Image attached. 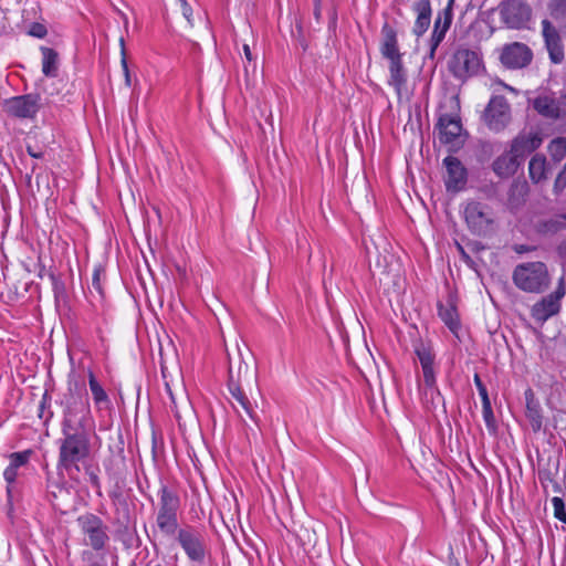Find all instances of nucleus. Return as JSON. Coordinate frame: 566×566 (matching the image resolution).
<instances>
[{"instance_id":"a878e982","label":"nucleus","mask_w":566,"mask_h":566,"mask_svg":"<svg viewBox=\"0 0 566 566\" xmlns=\"http://www.w3.org/2000/svg\"><path fill=\"white\" fill-rule=\"evenodd\" d=\"M407 83V74L402 65V60L389 61L388 84L392 86L398 95H401Z\"/></svg>"},{"instance_id":"a19ab883","label":"nucleus","mask_w":566,"mask_h":566,"mask_svg":"<svg viewBox=\"0 0 566 566\" xmlns=\"http://www.w3.org/2000/svg\"><path fill=\"white\" fill-rule=\"evenodd\" d=\"M46 33V28L41 23H33L29 30V34L38 39L44 38Z\"/></svg>"},{"instance_id":"49530a36","label":"nucleus","mask_w":566,"mask_h":566,"mask_svg":"<svg viewBox=\"0 0 566 566\" xmlns=\"http://www.w3.org/2000/svg\"><path fill=\"white\" fill-rule=\"evenodd\" d=\"M28 153H29V155H31L34 158H40V155L34 153V151H32L30 148L28 149Z\"/></svg>"},{"instance_id":"c9c22d12","label":"nucleus","mask_w":566,"mask_h":566,"mask_svg":"<svg viewBox=\"0 0 566 566\" xmlns=\"http://www.w3.org/2000/svg\"><path fill=\"white\" fill-rule=\"evenodd\" d=\"M482 416L488 429H495V417L490 400L482 401Z\"/></svg>"},{"instance_id":"e433bc0d","label":"nucleus","mask_w":566,"mask_h":566,"mask_svg":"<svg viewBox=\"0 0 566 566\" xmlns=\"http://www.w3.org/2000/svg\"><path fill=\"white\" fill-rule=\"evenodd\" d=\"M552 505H553V509H554V516L566 523V509H565V503L564 501L558 497V496H554L552 499Z\"/></svg>"},{"instance_id":"423d86ee","label":"nucleus","mask_w":566,"mask_h":566,"mask_svg":"<svg viewBox=\"0 0 566 566\" xmlns=\"http://www.w3.org/2000/svg\"><path fill=\"white\" fill-rule=\"evenodd\" d=\"M176 538L190 562L197 564L205 562L208 549L205 536L200 531L188 525L176 532Z\"/></svg>"},{"instance_id":"a211bd4d","label":"nucleus","mask_w":566,"mask_h":566,"mask_svg":"<svg viewBox=\"0 0 566 566\" xmlns=\"http://www.w3.org/2000/svg\"><path fill=\"white\" fill-rule=\"evenodd\" d=\"M438 129L442 144H455L461 137L462 124L458 115L443 114L439 117Z\"/></svg>"},{"instance_id":"4be33fe9","label":"nucleus","mask_w":566,"mask_h":566,"mask_svg":"<svg viewBox=\"0 0 566 566\" xmlns=\"http://www.w3.org/2000/svg\"><path fill=\"white\" fill-rule=\"evenodd\" d=\"M382 42L380 52L382 56L389 61L400 60L401 54L398 48L397 32L388 23H385L381 28Z\"/></svg>"},{"instance_id":"72a5a7b5","label":"nucleus","mask_w":566,"mask_h":566,"mask_svg":"<svg viewBox=\"0 0 566 566\" xmlns=\"http://www.w3.org/2000/svg\"><path fill=\"white\" fill-rule=\"evenodd\" d=\"M548 11L551 17L556 21L566 20V0H551L548 2Z\"/></svg>"},{"instance_id":"473e14b6","label":"nucleus","mask_w":566,"mask_h":566,"mask_svg":"<svg viewBox=\"0 0 566 566\" xmlns=\"http://www.w3.org/2000/svg\"><path fill=\"white\" fill-rule=\"evenodd\" d=\"M552 160L559 163L566 156V138L556 137L547 146Z\"/></svg>"},{"instance_id":"f257e3e1","label":"nucleus","mask_w":566,"mask_h":566,"mask_svg":"<svg viewBox=\"0 0 566 566\" xmlns=\"http://www.w3.org/2000/svg\"><path fill=\"white\" fill-rule=\"evenodd\" d=\"M60 440L57 468L70 475L80 471L78 463L90 454V440L85 430L62 431Z\"/></svg>"},{"instance_id":"f3484780","label":"nucleus","mask_w":566,"mask_h":566,"mask_svg":"<svg viewBox=\"0 0 566 566\" xmlns=\"http://www.w3.org/2000/svg\"><path fill=\"white\" fill-rule=\"evenodd\" d=\"M452 2L453 0L449 1L448 7L439 12L434 21L433 30L430 36V56L434 55L437 48L443 41L446 33L452 23Z\"/></svg>"},{"instance_id":"3c124183","label":"nucleus","mask_w":566,"mask_h":566,"mask_svg":"<svg viewBox=\"0 0 566 566\" xmlns=\"http://www.w3.org/2000/svg\"><path fill=\"white\" fill-rule=\"evenodd\" d=\"M563 101H564V103L566 105V94L563 96Z\"/></svg>"},{"instance_id":"09e8293b","label":"nucleus","mask_w":566,"mask_h":566,"mask_svg":"<svg viewBox=\"0 0 566 566\" xmlns=\"http://www.w3.org/2000/svg\"><path fill=\"white\" fill-rule=\"evenodd\" d=\"M52 504H53V506L61 509V507H60V506H61V505H60V503L52 502Z\"/></svg>"},{"instance_id":"58836bf2","label":"nucleus","mask_w":566,"mask_h":566,"mask_svg":"<svg viewBox=\"0 0 566 566\" xmlns=\"http://www.w3.org/2000/svg\"><path fill=\"white\" fill-rule=\"evenodd\" d=\"M120 45H122V60H120V64H122L123 72H124L125 84H126V86L129 87L132 85V78H130V73H129V69H128V64H127V60H126L125 48H124V39L123 38L120 39Z\"/></svg>"},{"instance_id":"4468645a","label":"nucleus","mask_w":566,"mask_h":566,"mask_svg":"<svg viewBox=\"0 0 566 566\" xmlns=\"http://www.w3.org/2000/svg\"><path fill=\"white\" fill-rule=\"evenodd\" d=\"M443 165L447 169L444 178L447 191L459 192L463 190L467 185L468 174L462 163L457 157L448 156L443 159Z\"/></svg>"},{"instance_id":"8fccbe9b","label":"nucleus","mask_w":566,"mask_h":566,"mask_svg":"<svg viewBox=\"0 0 566 566\" xmlns=\"http://www.w3.org/2000/svg\"><path fill=\"white\" fill-rule=\"evenodd\" d=\"M63 492L67 494V491H66V490H64L63 488H61V489H60V493H63Z\"/></svg>"},{"instance_id":"603ef678","label":"nucleus","mask_w":566,"mask_h":566,"mask_svg":"<svg viewBox=\"0 0 566 566\" xmlns=\"http://www.w3.org/2000/svg\"><path fill=\"white\" fill-rule=\"evenodd\" d=\"M97 277H98V274H97V273H95V274H94V281H95V280H97Z\"/></svg>"},{"instance_id":"aec40b11","label":"nucleus","mask_w":566,"mask_h":566,"mask_svg":"<svg viewBox=\"0 0 566 566\" xmlns=\"http://www.w3.org/2000/svg\"><path fill=\"white\" fill-rule=\"evenodd\" d=\"M30 451L14 452L9 455V465L3 471V478L7 482V493L11 496L13 484L19 475V470L24 467L30 459Z\"/></svg>"},{"instance_id":"2f4dec72","label":"nucleus","mask_w":566,"mask_h":566,"mask_svg":"<svg viewBox=\"0 0 566 566\" xmlns=\"http://www.w3.org/2000/svg\"><path fill=\"white\" fill-rule=\"evenodd\" d=\"M415 353L420 361L421 368L434 366V353L430 345L420 342L415 345Z\"/></svg>"},{"instance_id":"393cba45","label":"nucleus","mask_w":566,"mask_h":566,"mask_svg":"<svg viewBox=\"0 0 566 566\" xmlns=\"http://www.w3.org/2000/svg\"><path fill=\"white\" fill-rule=\"evenodd\" d=\"M418 391L420 401L423 408L428 411L434 410L438 403L442 400V395L438 388V385L429 386L418 384Z\"/></svg>"},{"instance_id":"0eeeda50","label":"nucleus","mask_w":566,"mask_h":566,"mask_svg":"<svg viewBox=\"0 0 566 566\" xmlns=\"http://www.w3.org/2000/svg\"><path fill=\"white\" fill-rule=\"evenodd\" d=\"M449 71L459 80L476 75L482 67V59L478 51L468 48L455 50L449 61Z\"/></svg>"},{"instance_id":"9d476101","label":"nucleus","mask_w":566,"mask_h":566,"mask_svg":"<svg viewBox=\"0 0 566 566\" xmlns=\"http://www.w3.org/2000/svg\"><path fill=\"white\" fill-rule=\"evenodd\" d=\"M483 118L490 129L494 132L504 129L511 119L507 101L503 96H493L485 108Z\"/></svg>"},{"instance_id":"6e6552de","label":"nucleus","mask_w":566,"mask_h":566,"mask_svg":"<svg viewBox=\"0 0 566 566\" xmlns=\"http://www.w3.org/2000/svg\"><path fill=\"white\" fill-rule=\"evenodd\" d=\"M41 108L38 94H24L4 99L3 112L18 119H34Z\"/></svg>"},{"instance_id":"7ed1b4c3","label":"nucleus","mask_w":566,"mask_h":566,"mask_svg":"<svg viewBox=\"0 0 566 566\" xmlns=\"http://www.w3.org/2000/svg\"><path fill=\"white\" fill-rule=\"evenodd\" d=\"M512 279L515 286L526 293H542L551 282L547 266L541 261L516 265Z\"/></svg>"},{"instance_id":"1a4fd4ad","label":"nucleus","mask_w":566,"mask_h":566,"mask_svg":"<svg viewBox=\"0 0 566 566\" xmlns=\"http://www.w3.org/2000/svg\"><path fill=\"white\" fill-rule=\"evenodd\" d=\"M504 23L513 29L524 27L532 17V9L526 0H505L500 6Z\"/></svg>"},{"instance_id":"5701e85b","label":"nucleus","mask_w":566,"mask_h":566,"mask_svg":"<svg viewBox=\"0 0 566 566\" xmlns=\"http://www.w3.org/2000/svg\"><path fill=\"white\" fill-rule=\"evenodd\" d=\"M522 161L510 150L499 156L493 163L494 172L501 178L513 176Z\"/></svg>"},{"instance_id":"37998d69","label":"nucleus","mask_w":566,"mask_h":566,"mask_svg":"<svg viewBox=\"0 0 566 566\" xmlns=\"http://www.w3.org/2000/svg\"><path fill=\"white\" fill-rule=\"evenodd\" d=\"M86 474L88 476V481L92 484V486L99 491L101 483H99V478H98L96 471L91 468H87Z\"/></svg>"},{"instance_id":"39448f33","label":"nucleus","mask_w":566,"mask_h":566,"mask_svg":"<svg viewBox=\"0 0 566 566\" xmlns=\"http://www.w3.org/2000/svg\"><path fill=\"white\" fill-rule=\"evenodd\" d=\"M76 523L84 536L85 545L91 546L94 551L105 548L109 541L108 528L99 516L93 513H84L76 518Z\"/></svg>"},{"instance_id":"c03bdc74","label":"nucleus","mask_w":566,"mask_h":566,"mask_svg":"<svg viewBox=\"0 0 566 566\" xmlns=\"http://www.w3.org/2000/svg\"><path fill=\"white\" fill-rule=\"evenodd\" d=\"M243 53H244V57L247 59V61H249V62L253 61L252 52L248 44L243 45Z\"/></svg>"},{"instance_id":"ddd939ff","label":"nucleus","mask_w":566,"mask_h":566,"mask_svg":"<svg viewBox=\"0 0 566 566\" xmlns=\"http://www.w3.org/2000/svg\"><path fill=\"white\" fill-rule=\"evenodd\" d=\"M532 57L531 49L520 42L505 45L500 56L502 64L509 69L525 67L531 63Z\"/></svg>"},{"instance_id":"ea45409f","label":"nucleus","mask_w":566,"mask_h":566,"mask_svg":"<svg viewBox=\"0 0 566 566\" xmlns=\"http://www.w3.org/2000/svg\"><path fill=\"white\" fill-rule=\"evenodd\" d=\"M473 380H474V385L478 389L479 396L481 398V401L490 400L488 389H486L485 385L483 384V381L481 380L479 374H474Z\"/></svg>"},{"instance_id":"f704fd0d","label":"nucleus","mask_w":566,"mask_h":566,"mask_svg":"<svg viewBox=\"0 0 566 566\" xmlns=\"http://www.w3.org/2000/svg\"><path fill=\"white\" fill-rule=\"evenodd\" d=\"M229 389L232 397L239 402V405L248 412L251 413V403L244 392L237 386L230 384Z\"/></svg>"},{"instance_id":"b1692460","label":"nucleus","mask_w":566,"mask_h":566,"mask_svg":"<svg viewBox=\"0 0 566 566\" xmlns=\"http://www.w3.org/2000/svg\"><path fill=\"white\" fill-rule=\"evenodd\" d=\"M526 402V417L534 431H539L543 424L542 408L539 401L535 398L534 391L528 388L524 392Z\"/></svg>"},{"instance_id":"2eb2a0df","label":"nucleus","mask_w":566,"mask_h":566,"mask_svg":"<svg viewBox=\"0 0 566 566\" xmlns=\"http://www.w3.org/2000/svg\"><path fill=\"white\" fill-rule=\"evenodd\" d=\"M542 143V135L537 132L521 133L511 142L509 150L523 163L525 157L539 148Z\"/></svg>"},{"instance_id":"c756f323","label":"nucleus","mask_w":566,"mask_h":566,"mask_svg":"<svg viewBox=\"0 0 566 566\" xmlns=\"http://www.w3.org/2000/svg\"><path fill=\"white\" fill-rule=\"evenodd\" d=\"M530 178L534 182H541L547 177V163L543 155H535L531 158L528 164Z\"/></svg>"},{"instance_id":"9b49d317","label":"nucleus","mask_w":566,"mask_h":566,"mask_svg":"<svg viewBox=\"0 0 566 566\" xmlns=\"http://www.w3.org/2000/svg\"><path fill=\"white\" fill-rule=\"evenodd\" d=\"M90 415L87 401L70 399L63 409L62 431L84 430V420Z\"/></svg>"},{"instance_id":"f03ea898","label":"nucleus","mask_w":566,"mask_h":566,"mask_svg":"<svg viewBox=\"0 0 566 566\" xmlns=\"http://www.w3.org/2000/svg\"><path fill=\"white\" fill-rule=\"evenodd\" d=\"M462 217L473 235L489 237L496 228V216L491 206L478 200H468L462 206Z\"/></svg>"},{"instance_id":"20e7f679","label":"nucleus","mask_w":566,"mask_h":566,"mask_svg":"<svg viewBox=\"0 0 566 566\" xmlns=\"http://www.w3.org/2000/svg\"><path fill=\"white\" fill-rule=\"evenodd\" d=\"M159 509L157 513V526L161 533L171 536L178 528L177 513L180 507V499L177 492L163 484L158 490Z\"/></svg>"},{"instance_id":"4c0bfd02","label":"nucleus","mask_w":566,"mask_h":566,"mask_svg":"<svg viewBox=\"0 0 566 566\" xmlns=\"http://www.w3.org/2000/svg\"><path fill=\"white\" fill-rule=\"evenodd\" d=\"M422 369V380H419L418 384L421 385H437V377L434 366L423 367Z\"/></svg>"},{"instance_id":"412c9836","label":"nucleus","mask_w":566,"mask_h":566,"mask_svg":"<svg viewBox=\"0 0 566 566\" xmlns=\"http://www.w3.org/2000/svg\"><path fill=\"white\" fill-rule=\"evenodd\" d=\"M88 387L92 394V399L94 402V407L96 411H111L112 410V400L108 396L107 391L101 384V381L96 378L95 374L92 370L87 373Z\"/></svg>"},{"instance_id":"c85d7f7f","label":"nucleus","mask_w":566,"mask_h":566,"mask_svg":"<svg viewBox=\"0 0 566 566\" xmlns=\"http://www.w3.org/2000/svg\"><path fill=\"white\" fill-rule=\"evenodd\" d=\"M439 317L446 324V326L453 333L457 334L460 329L459 314L453 304L443 305L440 304L438 307Z\"/></svg>"},{"instance_id":"dca6fc26","label":"nucleus","mask_w":566,"mask_h":566,"mask_svg":"<svg viewBox=\"0 0 566 566\" xmlns=\"http://www.w3.org/2000/svg\"><path fill=\"white\" fill-rule=\"evenodd\" d=\"M542 33L549 54V59L555 64L560 63L564 59V49L557 29L549 20L544 19L542 21Z\"/></svg>"},{"instance_id":"bb28decb","label":"nucleus","mask_w":566,"mask_h":566,"mask_svg":"<svg viewBox=\"0 0 566 566\" xmlns=\"http://www.w3.org/2000/svg\"><path fill=\"white\" fill-rule=\"evenodd\" d=\"M534 109L548 118H559L560 107L559 103L549 96H538L533 101Z\"/></svg>"},{"instance_id":"f8f14e48","label":"nucleus","mask_w":566,"mask_h":566,"mask_svg":"<svg viewBox=\"0 0 566 566\" xmlns=\"http://www.w3.org/2000/svg\"><path fill=\"white\" fill-rule=\"evenodd\" d=\"M563 283L549 295L543 297L532 307V317L539 323H545L548 318L556 315L560 310V300L565 295Z\"/></svg>"},{"instance_id":"a18cd8bd","label":"nucleus","mask_w":566,"mask_h":566,"mask_svg":"<svg viewBox=\"0 0 566 566\" xmlns=\"http://www.w3.org/2000/svg\"><path fill=\"white\" fill-rule=\"evenodd\" d=\"M559 252L562 254H566V242H564L560 247H559Z\"/></svg>"},{"instance_id":"de8ad7c7","label":"nucleus","mask_w":566,"mask_h":566,"mask_svg":"<svg viewBox=\"0 0 566 566\" xmlns=\"http://www.w3.org/2000/svg\"><path fill=\"white\" fill-rule=\"evenodd\" d=\"M503 86H504L506 90L511 91V92H515V90H514L513 87H511V86H509V85H506V84H503Z\"/></svg>"},{"instance_id":"cd10ccee","label":"nucleus","mask_w":566,"mask_h":566,"mask_svg":"<svg viewBox=\"0 0 566 566\" xmlns=\"http://www.w3.org/2000/svg\"><path fill=\"white\" fill-rule=\"evenodd\" d=\"M563 229H566V214L543 219L536 223L537 232L544 235L554 234Z\"/></svg>"},{"instance_id":"6ab92c4d","label":"nucleus","mask_w":566,"mask_h":566,"mask_svg":"<svg viewBox=\"0 0 566 566\" xmlns=\"http://www.w3.org/2000/svg\"><path fill=\"white\" fill-rule=\"evenodd\" d=\"M411 9L416 14L412 33L417 38H420L428 31L431 23V2L430 0H417L416 2H413Z\"/></svg>"},{"instance_id":"7c9ffc66","label":"nucleus","mask_w":566,"mask_h":566,"mask_svg":"<svg viewBox=\"0 0 566 566\" xmlns=\"http://www.w3.org/2000/svg\"><path fill=\"white\" fill-rule=\"evenodd\" d=\"M42 72L45 76L54 77L57 74V53L46 46L41 48Z\"/></svg>"},{"instance_id":"79ce46f5","label":"nucleus","mask_w":566,"mask_h":566,"mask_svg":"<svg viewBox=\"0 0 566 566\" xmlns=\"http://www.w3.org/2000/svg\"><path fill=\"white\" fill-rule=\"evenodd\" d=\"M178 1H179V4H180V8H181L182 15L186 18V20L190 24H192V21H191L192 9H191V7L188 4L187 0H178Z\"/></svg>"}]
</instances>
